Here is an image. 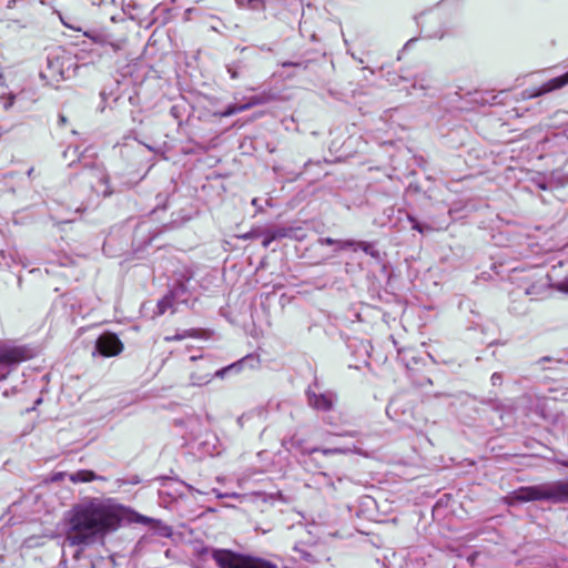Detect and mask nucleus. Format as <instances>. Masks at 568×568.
Here are the masks:
<instances>
[{
	"label": "nucleus",
	"mask_w": 568,
	"mask_h": 568,
	"mask_svg": "<svg viewBox=\"0 0 568 568\" xmlns=\"http://www.w3.org/2000/svg\"><path fill=\"white\" fill-rule=\"evenodd\" d=\"M126 509L113 498L85 497L65 515V540L71 546H88L118 530Z\"/></svg>",
	"instance_id": "1"
},
{
	"label": "nucleus",
	"mask_w": 568,
	"mask_h": 568,
	"mask_svg": "<svg viewBox=\"0 0 568 568\" xmlns=\"http://www.w3.org/2000/svg\"><path fill=\"white\" fill-rule=\"evenodd\" d=\"M508 504L527 501H550L568 504V480L542 483L535 486L520 487L507 497Z\"/></svg>",
	"instance_id": "2"
},
{
	"label": "nucleus",
	"mask_w": 568,
	"mask_h": 568,
	"mask_svg": "<svg viewBox=\"0 0 568 568\" xmlns=\"http://www.w3.org/2000/svg\"><path fill=\"white\" fill-rule=\"evenodd\" d=\"M205 554L220 568H277L275 564L257 557L244 556L229 549L206 548Z\"/></svg>",
	"instance_id": "3"
},
{
	"label": "nucleus",
	"mask_w": 568,
	"mask_h": 568,
	"mask_svg": "<svg viewBox=\"0 0 568 568\" xmlns=\"http://www.w3.org/2000/svg\"><path fill=\"white\" fill-rule=\"evenodd\" d=\"M32 348L0 342V381L6 379L14 366L32 358Z\"/></svg>",
	"instance_id": "4"
},
{
	"label": "nucleus",
	"mask_w": 568,
	"mask_h": 568,
	"mask_svg": "<svg viewBox=\"0 0 568 568\" xmlns=\"http://www.w3.org/2000/svg\"><path fill=\"white\" fill-rule=\"evenodd\" d=\"M317 384L306 390L308 405L317 410L329 412L333 409L337 396L332 390L317 392Z\"/></svg>",
	"instance_id": "5"
},
{
	"label": "nucleus",
	"mask_w": 568,
	"mask_h": 568,
	"mask_svg": "<svg viewBox=\"0 0 568 568\" xmlns=\"http://www.w3.org/2000/svg\"><path fill=\"white\" fill-rule=\"evenodd\" d=\"M95 349L105 357L119 355L123 349V344L113 333H104L98 337Z\"/></svg>",
	"instance_id": "6"
},
{
	"label": "nucleus",
	"mask_w": 568,
	"mask_h": 568,
	"mask_svg": "<svg viewBox=\"0 0 568 568\" xmlns=\"http://www.w3.org/2000/svg\"><path fill=\"white\" fill-rule=\"evenodd\" d=\"M192 362L200 361L201 364L197 371H193L190 374V384L192 386H203L211 382L212 378V369L210 359L205 358L202 354L192 355L190 357Z\"/></svg>",
	"instance_id": "7"
},
{
	"label": "nucleus",
	"mask_w": 568,
	"mask_h": 568,
	"mask_svg": "<svg viewBox=\"0 0 568 568\" xmlns=\"http://www.w3.org/2000/svg\"><path fill=\"white\" fill-rule=\"evenodd\" d=\"M294 560L305 564H316L320 561L318 547L315 542L308 544L300 541L293 547Z\"/></svg>",
	"instance_id": "8"
},
{
	"label": "nucleus",
	"mask_w": 568,
	"mask_h": 568,
	"mask_svg": "<svg viewBox=\"0 0 568 568\" xmlns=\"http://www.w3.org/2000/svg\"><path fill=\"white\" fill-rule=\"evenodd\" d=\"M272 100V95L268 93H262L260 95L251 97L244 104H231L224 111H221L220 116H231L233 114L243 112L253 106L265 104Z\"/></svg>",
	"instance_id": "9"
},
{
	"label": "nucleus",
	"mask_w": 568,
	"mask_h": 568,
	"mask_svg": "<svg viewBox=\"0 0 568 568\" xmlns=\"http://www.w3.org/2000/svg\"><path fill=\"white\" fill-rule=\"evenodd\" d=\"M92 190L102 196L111 195L112 191L108 185V175L102 170H91L88 173Z\"/></svg>",
	"instance_id": "10"
},
{
	"label": "nucleus",
	"mask_w": 568,
	"mask_h": 568,
	"mask_svg": "<svg viewBox=\"0 0 568 568\" xmlns=\"http://www.w3.org/2000/svg\"><path fill=\"white\" fill-rule=\"evenodd\" d=\"M304 454H313V453H322L324 456H329V455H334V454H342V455H347V454H357V455H365L363 453V450L357 447V446H345V447H334V448H313L311 450H307V452H303Z\"/></svg>",
	"instance_id": "11"
},
{
	"label": "nucleus",
	"mask_w": 568,
	"mask_h": 568,
	"mask_svg": "<svg viewBox=\"0 0 568 568\" xmlns=\"http://www.w3.org/2000/svg\"><path fill=\"white\" fill-rule=\"evenodd\" d=\"M68 477H69V480L74 484L89 483V481L97 480V479L105 480L104 477L98 476L92 470H87V469L78 470L75 473L69 474Z\"/></svg>",
	"instance_id": "12"
},
{
	"label": "nucleus",
	"mask_w": 568,
	"mask_h": 568,
	"mask_svg": "<svg viewBox=\"0 0 568 568\" xmlns=\"http://www.w3.org/2000/svg\"><path fill=\"white\" fill-rule=\"evenodd\" d=\"M567 84H568V72L560 77L554 78V79L545 82L541 87V91L550 92V91L560 89Z\"/></svg>",
	"instance_id": "13"
},
{
	"label": "nucleus",
	"mask_w": 568,
	"mask_h": 568,
	"mask_svg": "<svg viewBox=\"0 0 568 568\" xmlns=\"http://www.w3.org/2000/svg\"><path fill=\"white\" fill-rule=\"evenodd\" d=\"M353 245H356L358 248L364 251L366 254H369L372 256L377 255V252L374 250L373 245L368 242L345 241L344 243H342V247H351Z\"/></svg>",
	"instance_id": "14"
},
{
	"label": "nucleus",
	"mask_w": 568,
	"mask_h": 568,
	"mask_svg": "<svg viewBox=\"0 0 568 568\" xmlns=\"http://www.w3.org/2000/svg\"><path fill=\"white\" fill-rule=\"evenodd\" d=\"M175 293L172 292L170 295H166L164 296L159 303H158V308H159V314H163L165 313V311L170 307H172V304H173V297H174Z\"/></svg>",
	"instance_id": "15"
},
{
	"label": "nucleus",
	"mask_w": 568,
	"mask_h": 568,
	"mask_svg": "<svg viewBox=\"0 0 568 568\" xmlns=\"http://www.w3.org/2000/svg\"><path fill=\"white\" fill-rule=\"evenodd\" d=\"M193 335H194L193 329H186V331H183L182 333H176L171 336H165L164 341H166V342L181 341V339H184V338L193 336Z\"/></svg>",
	"instance_id": "16"
},
{
	"label": "nucleus",
	"mask_w": 568,
	"mask_h": 568,
	"mask_svg": "<svg viewBox=\"0 0 568 568\" xmlns=\"http://www.w3.org/2000/svg\"><path fill=\"white\" fill-rule=\"evenodd\" d=\"M552 287L561 293L568 294V276L552 284Z\"/></svg>",
	"instance_id": "17"
},
{
	"label": "nucleus",
	"mask_w": 568,
	"mask_h": 568,
	"mask_svg": "<svg viewBox=\"0 0 568 568\" xmlns=\"http://www.w3.org/2000/svg\"><path fill=\"white\" fill-rule=\"evenodd\" d=\"M271 239H282L288 235V231L286 229L280 227L275 230H270Z\"/></svg>",
	"instance_id": "18"
},
{
	"label": "nucleus",
	"mask_w": 568,
	"mask_h": 568,
	"mask_svg": "<svg viewBox=\"0 0 568 568\" xmlns=\"http://www.w3.org/2000/svg\"><path fill=\"white\" fill-rule=\"evenodd\" d=\"M241 364H242V362H239V363L232 364L227 367H224L222 369H217L214 375L217 377H223L226 372L232 371V369H237L241 366Z\"/></svg>",
	"instance_id": "19"
},
{
	"label": "nucleus",
	"mask_w": 568,
	"mask_h": 568,
	"mask_svg": "<svg viewBox=\"0 0 568 568\" xmlns=\"http://www.w3.org/2000/svg\"><path fill=\"white\" fill-rule=\"evenodd\" d=\"M318 242H320V244H321V245H332V244L337 243V244L339 245V248H343V247H342V243H343V242L335 241V240H333V239H331V237H323V239H320V241H318Z\"/></svg>",
	"instance_id": "20"
},
{
	"label": "nucleus",
	"mask_w": 568,
	"mask_h": 568,
	"mask_svg": "<svg viewBox=\"0 0 568 568\" xmlns=\"http://www.w3.org/2000/svg\"><path fill=\"white\" fill-rule=\"evenodd\" d=\"M226 69L232 79H236L239 77V72H237L239 67L237 65L229 64L226 67Z\"/></svg>",
	"instance_id": "21"
},
{
	"label": "nucleus",
	"mask_w": 568,
	"mask_h": 568,
	"mask_svg": "<svg viewBox=\"0 0 568 568\" xmlns=\"http://www.w3.org/2000/svg\"><path fill=\"white\" fill-rule=\"evenodd\" d=\"M490 379H491L493 385H500V384H501V381H503V377H501V374H499V373H494V374L491 375V378H490Z\"/></svg>",
	"instance_id": "22"
},
{
	"label": "nucleus",
	"mask_w": 568,
	"mask_h": 568,
	"mask_svg": "<svg viewBox=\"0 0 568 568\" xmlns=\"http://www.w3.org/2000/svg\"><path fill=\"white\" fill-rule=\"evenodd\" d=\"M284 445H288V447H286L287 449H291V448H297L300 447V443L297 440H295L294 437H292L290 440L287 442H284L283 443Z\"/></svg>",
	"instance_id": "23"
},
{
	"label": "nucleus",
	"mask_w": 568,
	"mask_h": 568,
	"mask_svg": "<svg viewBox=\"0 0 568 568\" xmlns=\"http://www.w3.org/2000/svg\"><path fill=\"white\" fill-rule=\"evenodd\" d=\"M171 534H172V530L169 526H161V528H160L161 536L169 537V536H171Z\"/></svg>",
	"instance_id": "24"
},
{
	"label": "nucleus",
	"mask_w": 568,
	"mask_h": 568,
	"mask_svg": "<svg viewBox=\"0 0 568 568\" xmlns=\"http://www.w3.org/2000/svg\"><path fill=\"white\" fill-rule=\"evenodd\" d=\"M275 239H271V233H270V230L267 232H265V235H264V240H263V246L264 247H267L270 245V243L272 241H274Z\"/></svg>",
	"instance_id": "25"
},
{
	"label": "nucleus",
	"mask_w": 568,
	"mask_h": 568,
	"mask_svg": "<svg viewBox=\"0 0 568 568\" xmlns=\"http://www.w3.org/2000/svg\"><path fill=\"white\" fill-rule=\"evenodd\" d=\"M409 220L413 222V229H414V230H416V231H418V232H423L422 226L419 225V223H418L415 219L409 217Z\"/></svg>",
	"instance_id": "26"
},
{
	"label": "nucleus",
	"mask_w": 568,
	"mask_h": 568,
	"mask_svg": "<svg viewBox=\"0 0 568 568\" xmlns=\"http://www.w3.org/2000/svg\"><path fill=\"white\" fill-rule=\"evenodd\" d=\"M111 47H112L114 50H120V49H122V44H121V43H111Z\"/></svg>",
	"instance_id": "27"
},
{
	"label": "nucleus",
	"mask_w": 568,
	"mask_h": 568,
	"mask_svg": "<svg viewBox=\"0 0 568 568\" xmlns=\"http://www.w3.org/2000/svg\"><path fill=\"white\" fill-rule=\"evenodd\" d=\"M59 122H60L61 124H64V123L67 122L65 116H64V115H62V114H60V115H59Z\"/></svg>",
	"instance_id": "28"
},
{
	"label": "nucleus",
	"mask_w": 568,
	"mask_h": 568,
	"mask_svg": "<svg viewBox=\"0 0 568 568\" xmlns=\"http://www.w3.org/2000/svg\"><path fill=\"white\" fill-rule=\"evenodd\" d=\"M91 38H92L94 41H97V42H100V41H101V38H100L99 36H97V37H91Z\"/></svg>",
	"instance_id": "29"
},
{
	"label": "nucleus",
	"mask_w": 568,
	"mask_h": 568,
	"mask_svg": "<svg viewBox=\"0 0 568 568\" xmlns=\"http://www.w3.org/2000/svg\"><path fill=\"white\" fill-rule=\"evenodd\" d=\"M344 435L355 436V435H356V433H355V432H352V433H345Z\"/></svg>",
	"instance_id": "30"
},
{
	"label": "nucleus",
	"mask_w": 568,
	"mask_h": 568,
	"mask_svg": "<svg viewBox=\"0 0 568 568\" xmlns=\"http://www.w3.org/2000/svg\"><path fill=\"white\" fill-rule=\"evenodd\" d=\"M252 204H253V205H257V200H256V199H253Z\"/></svg>",
	"instance_id": "31"
}]
</instances>
